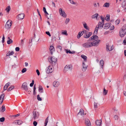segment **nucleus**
<instances>
[{"label":"nucleus","mask_w":126,"mask_h":126,"mask_svg":"<svg viewBox=\"0 0 126 126\" xmlns=\"http://www.w3.org/2000/svg\"><path fill=\"white\" fill-rule=\"evenodd\" d=\"M83 25L84 27V28L86 29V30H87L88 29V27L87 26V24L85 22H84L83 23Z\"/></svg>","instance_id":"72a5a7b5"},{"label":"nucleus","mask_w":126,"mask_h":126,"mask_svg":"<svg viewBox=\"0 0 126 126\" xmlns=\"http://www.w3.org/2000/svg\"><path fill=\"white\" fill-rule=\"evenodd\" d=\"M46 33L47 35H49V36H51V35L50 34L49 32L48 31L46 32Z\"/></svg>","instance_id":"5fc2aeb1"},{"label":"nucleus","mask_w":126,"mask_h":126,"mask_svg":"<svg viewBox=\"0 0 126 126\" xmlns=\"http://www.w3.org/2000/svg\"><path fill=\"white\" fill-rule=\"evenodd\" d=\"M100 18L101 19V20H102V22H104V19L103 17V16H100Z\"/></svg>","instance_id":"603ef678"},{"label":"nucleus","mask_w":126,"mask_h":126,"mask_svg":"<svg viewBox=\"0 0 126 126\" xmlns=\"http://www.w3.org/2000/svg\"><path fill=\"white\" fill-rule=\"evenodd\" d=\"M120 20L119 19H117L115 21V23L116 24H118L120 23Z\"/></svg>","instance_id":"c03bdc74"},{"label":"nucleus","mask_w":126,"mask_h":126,"mask_svg":"<svg viewBox=\"0 0 126 126\" xmlns=\"http://www.w3.org/2000/svg\"><path fill=\"white\" fill-rule=\"evenodd\" d=\"M37 99L39 101H41L42 99L40 97V96L39 94H38L37 96Z\"/></svg>","instance_id":"79ce46f5"},{"label":"nucleus","mask_w":126,"mask_h":126,"mask_svg":"<svg viewBox=\"0 0 126 126\" xmlns=\"http://www.w3.org/2000/svg\"><path fill=\"white\" fill-rule=\"evenodd\" d=\"M69 18H67L65 21V23L66 24H67L69 21Z\"/></svg>","instance_id":"a19ab883"},{"label":"nucleus","mask_w":126,"mask_h":126,"mask_svg":"<svg viewBox=\"0 0 126 126\" xmlns=\"http://www.w3.org/2000/svg\"><path fill=\"white\" fill-rule=\"evenodd\" d=\"M4 39H5V38L3 36V37L2 38V43H3L4 42Z\"/></svg>","instance_id":"e2e57ef3"},{"label":"nucleus","mask_w":126,"mask_h":126,"mask_svg":"<svg viewBox=\"0 0 126 126\" xmlns=\"http://www.w3.org/2000/svg\"><path fill=\"white\" fill-rule=\"evenodd\" d=\"M14 88V85H11L9 87L7 90L8 91L11 90Z\"/></svg>","instance_id":"f704fd0d"},{"label":"nucleus","mask_w":126,"mask_h":126,"mask_svg":"<svg viewBox=\"0 0 126 126\" xmlns=\"http://www.w3.org/2000/svg\"><path fill=\"white\" fill-rule=\"evenodd\" d=\"M60 83L58 81H55L53 82V86L55 87H58Z\"/></svg>","instance_id":"aec40b11"},{"label":"nucleus","mask_w":126,"mask_h":126,"mask_svg":"<svg viewBox=\"0 0 126 126\" xmlns=\"http://www.w3.org/2000/svg\"><path fill=\"white\" fill-rule=\"evenodd\" d=\"M50 51V53L51 54H52V51L54 50V48L53 46H50V48H49Z\"/></svg>","instance_id":"393cba45"},{"label":"nucleus","mask_w":126,"mask_h":126,"mask_svg":"<svg viewBox=\"0 0 126 126\" xmlns=\"http://www.w3.org/2000/svg\"><path fill=\"white\" fill-rule=\"evenodd\" d=\"M27 70L26 68H23L21 72L22 73L25 72Z\"/></svg>","instance_id":"09e8293b"},{"label":"nucleus","mask_w":126,"mask_h":126,"mask_svg":"<svg viewBox=\"0 0 126 126\" xmlns=\"http://www.w3.org/2000/svg\"><path fill=\"white\" fill-rule=\"evenodd\" d=\"M15 50L16 51H18L19 50V48L18 47H16L15 48Z\"/></svg>","instance_id":"680f3d73"},{"label":"nucleus","mask_w":126,"mask_h":126,"mask_svg":"<svg viewBox=\"0 0 126 126\" xmlns=\"http://www.w3.org/2000/svg\"><path fill=\"white\" fill-rule=\"evenodd\" d=\"M84 111L83 109H81L80 110L78 114H79L81 115H82L84 114Z\"/></svg>","instance_id":"bb28decb"},{"label":"nucleus","mask_w":126,"mask_h":126,"mask_svg":"<svg viewBox=\"0 0 126 126\" xmlns=\"http://www.w3.org/2000/svg\"><path fill=\"white\" fill-rule=\"evenodd\" d=\"M114 28V27L113 26H112L111 27H110V30H111L113 29Z\"/></svg>","instance_id":"bf43d9fd"},{"label":"nucleus","mask_w":126,"mask_h":126,"mask_svg":"<svg viewBox=\"0 0 126 126\" xmlns=\"http://www.w3.org/2000/svg\"><path fill=\"white\" fill-rule=\"evenodd\" d=\"M57 47L61 50L62 48V47L60 46H57Z\"/></svg>","instance_id":"0e129e2a"},{"label":"nucleus","mask_w":126,"mask_h":126,"mask_svg":"<svg viewBox=\"0 0 126 126\" xmlns=\"http://www.w3.org/2000/svg\"><path fill=\"white\" fill-rule=\"evenodd\" d=\"M110 25L111 24L110 23H106L104 25V29H108L110 26Z\"/></svg>","instance_id":"4be33fe9"},{"label":"nucleus","mask_w":126,"mask_h":126,"mask_svg":"<svg viewBox=\"0 0 126 126\" xmlns=\"http://www.w3.org/2000/svg\"><path fill=\"white\" fill-rule=\"evenodd\" d=\"M5 120V118L4 117H2L0 118V121L1 122H3Z\"/></svg>","instance_id":"49530a36"},{"label":"nucleus","mask_w":126,"mask_h":126,"mask_svg":"<svg viewBox=\"0 0 126 126\" xmlns=\"http://www.w3.org/2000/svg\"><path fill=\"white\" fill-rule=\"evenodd\" d=\"M126 34V25H125L121 28L119 33L120 36L123 37Z\"/></svg>","instance_id":"f257e3e1"},{"label":"nucleus","mask_w":126,"mask_h":126,"mask_svg":"<svg viewBox=\"0 0 126 126\" xmlns=\"http://www.w3.org/2000/svg\"><path fill=\"white\" fill-rule=\"evenodd\" d=\"M82 70L84 72L86 70L88 67V65L85 64L84 61L82 62Z\"/></svg>","instance_id":"9b49d317"},{"label":"nucleus","mask_w":126,"mask_h":126,"mask_svg":"<svg viewBox=\"0 0 126 126\" xmlns=\"http://www.w3.org/2000/svg\"><path fill=\"white\" fill-rule=\"evenodd\" d=\"M34 83V81L33 80H32V82L30 84V86L31 87H32Z\"/></svg>","instance_id":"de8ad7c7"},{"label":"nucleus","mask_w":126,"mask_h":126,"mask_svg":"<svg viewBox=\"0 0 126 126\" xmlns=\"http://www.w3.org/2000/svg\"><path fill=\"white\" fill-rule=\"evenodd\" d=\"M48 60L50 63L54 65L57 61V59L54 57H51L48 58Z\"/></svg>","instance_id":"f03ea898"},{"label":"nucleus","mask_w":126,"mask_h":126,"mask_svg":"<svg viewBox=\"0 0 126 126\" xmlns=\"http://www.w3.org/2000/svg\"><path fill=\"white\" fill-rule=\"evenodd\" d=\"M104 23V22H99L98 25L95 28V31L94 33V34H97V33L99 27L100 28L103 27Z\"/></svg>","instance_id":"7ed1b4c3"},{"label":"nucleus","mask_w":126,"mask_h":126,"mask_svg":"<svg viewBox=\"0 0 126 126\" xmlns=\"http://www.w3.org/2000/svg\"><path fill=\"white\" fill-rule=\"evenodd\" d=\"M59 13L61 16L63 17L66 18V17L67 15L66 14L62 8H61L59 9Z\"/></svg>","instance_id":"39448f33"},{"label":"nucleus","mask_w":126,"mask_h":126,"mask_svg":"<svg viewBox=\"0 0 126 126\" xmlns=\"http://www.w3.org/2000/svg\"><path fill=\"white\" fill-rule=\"evenodd\" d=\"M6 9V10L7 12H9V11L10 9V6H8V8H7Z\"/></svg>","instance_id":"8fccbe9b"},{"label":"nucleus","mask_w":126,"mask_h":126,"mask_svg":"<svg viewBox=\"0 0 126 126\" xmlns=\"http://www.w3.org/2000/svg\"><path fill=\"white\" fill-rule=\"evenodd\" d=\"M114 118L115 120H117L118 118V117L117 115H116L114 116Z\"/></svg>","instance_id":"3c124183"},{"label":"nucleus","mask_w":126,"mask_h":126,"mask_svg":"<svg viewBox=\"0 0 126 126\" xmlns=\"http://www.w3.org/2000/svg\"><path fill=\"white\" fill-rule=\"evenodd\" d=\"M12 21L10 20H8L6 22L5 25V27L8 29L10 28L12 24Z\"/></svg>","instance_id":"423d86ee"},{"label":"nucleus","mask_w":126,"mask_h":126,"mask_svg":"<svg viewBox=\"0 0 126 126\" xmlns=\"http://www.w3.org/2000/svg\"><path fill=\"white\" fill-rule=\"evenodd\" d=\"M83 32V33L84 32L83 31L82 32H79L78 35H77V38L78 39L83 34V33H82Z\"/></svg>","instance_id":"a878e982"},{"label":"nucleus","mask_w":126,"mask_h":126,"mask_svg":"<svg viewBox=\"0 0 126 126\" xmlns=\"http://www.w3.org/2000/svg\"><path fill=\"white\" fill-rule=\"evenodd\" d=\"M52 4L53 6H54V7H56L55 4L54 2H52Z\"/></svg>","instance_id":"774afa93"},{"label":"nucleus","mask_w":126,"mask_h":126,"mask_svg":"<svg viewBox=\"0 0 126 126\" xmlns=\"http://www.w3.org/2000/svg\"><path fill=\"white\" fill-rule=\"evenodd\" d=\"M62 33L63 34H65L66 35H67L68 34L67 33V31H64L63 32H62Z\"/></svg>","instance_id":"864d4df0"},{"label":"nucleus","mask_w":126,"mask_h":126,"mask_svg":"<svg viewBox=\"0 0 126 126\" xmlns=\"http://www.w3.org/2000/svg\"><path fill=\"white\" fill-rule=\"evenodd\" d=\"M43 11H44V13L46 11V9L44 7L43 8Z\"/></svg>","instance_id":"338daca9"},{"label":"nucleus","mask_w":126,"mask_h":126,"mask_svg":"<svg viewBox=\"0 0 126 126\" xmlns=\"http://www.w3.org/2000/svg\"><path fill=\"white\" fill-rule=\"evenodd\" d=\"M25 16L24 14H21L18 15L17 17L19 20H21L23 19Z\"/></svg>","instance_id":"ddd939ff"},{"label":"nucleus","mask_w":126,"mask_h":126,"mask_svg":"<svg viewBox=\"0 0 126 126\" xmlns=\"http://www.w3.org/2000/svg\"><path fill=\"white\" fill-rule=\"evenodd\" d=\"M33 118L34 120H35L39 117V114L38 112L35 110L33 112Z\"/></svg>","instance_id":"20e7f679"},{"label":"nucleus","mask_w":126,"mask_h":126,"mask_svg":"<svg viewBox=\"0 0 126 126\" xmlns=\"http://www.w3.org/2000/svg\"><path fill=\"white\" fill-rule=\"evenodd\" d=\"M100 41V40H97L91 43V47L93 46H97Z\"/></svg>","instance_id":"9d476101"},{"label":"nucleus","mask_w":126,"mask_h":126,"mask_svg":"<svg viewBox=\"0 0 126 126\" xmlns=\"http://www.w3.org/2000/svg\"><path fill=\"white\" fill-rule=\"evenodd\" d=\"M85 124L86 126H91L90 121L88 119H85Z\"/></svg>","instance_id":"2eb2a0df"},{"label":"nucleus","mask_w":126,"mask_h":126,"mask_svg":"<svg viewBox=\"0 0 126 126\" xmlns=\"http://www.w3.org/2000/svg\"><path fill=\"white\" fill-rule=\"evenodd\" d=\"M98 38V36L96 35H93L89 39V40L90 41L91 40H97Z\"/></svg>","instance_id":"dca6fc26"},{"label":"nucleus","mask_w":126,"mask_h":126,"mask_svg":"<svg viewBox=\"0 0 126 126\" xmlns=\"http://www.w3.org/2000/svg\"><path fill=\"white\" fill-rule=\"evenodd\" d=\"M108 93V90H106L104 88L103 91V94L104 95H106Z\"/></svg>","instance_id":"e433bc0d"},{"label":"nucleus","mask_w":126,"mask_h":126,"mask_svg":"<svg viewBox=\"0 0 126 126\" xmlns=\"http://www.w3.org/2000/svg\"><path fill=\"white\" fill-rule=\"evenodd\" d=\"M106 45V47L107 51H111L113 49V48L112 47V46L111 47L110 46H109V44L108 43H107Z\"/></svg>","instance_id":"f8f14e48"},{"label":"nucleus","mask_w":126,"mask_h":126,"mask_svg":"<svg viewBox=\"0 0 126 126\" xmlns=\"http://www.w3.org/2000/svg\"><path fill=\"white\" fill-rule=\"evenodd\" d=\"M7 87L4 86V91L6 90L7 89Z\"/></svg>","instance_id":"69168bd1"},{"label":"nucleus","mask_w":126,"mask_h":126,"mask_svg":"<svg viewBox=\"0 0 126 126\" xmlns=\"http://www.w3.org/2000/svg\"><path fill=\"white\" fill-rule=\"evenodd\" d=\"M14 54V52L13 51H12L11 52L9 51L6 54V56H9L11 55H12Z\"/></svg>","instance_id":"c756f323"},{"label":"nucleus","mask_w":126,"mask_h":126,"mask_svg":"<svg viewBox=\"0 0 126 126\" xmlns=\"http://www.w3.org/2000/svg\"><path fill=\"white\" fill-rule=\"evenodd\" d=\"M48 117H47L46 119L45 122V126H46L47 125V124L48 122Z\"/></svg>","instance_id":"c9c22d12"},{"label":"nucleus","mask_w":126,"mask_h":126,"mask_svg":"<svg viewBox=\"0 0 126 126\" xmlns=\"http://www.w3.org/2000/svg\"><path fill=\"white\" fill-rule=\"evenodd\" d=\"M92 32H89L88 34H85L84 35V37L85 38H88L90 37L92 35Z\"/></svg>","instance_id":"412c9836"},{"label":"nucleus","mask_w":126,"mask_h":126,"mask_svg":"<svg viewBox=\"0 0 126 126\" xmlns=\"http://www.w3.org/2000/svg\"><path fill=\"white\" fill-rule=\"evenodd\" d=\"M43 88L41 86H39V87L38 91L40 93L43 92Z\"/></svg>","instance_id":"2f4dec72"},{"label":"nucleus","mask_w":126,"mask_h":126,"mask_svg":"<svg viewBox=\"0 0 126 126\" xmlns=\"http://www.w3.org/2000/svg\"><path fill=\"white\" fill-rule=\"evenodd\" d=\"M4 96V94H2L0 96V104H1L3 101Z\"/></svg>","instance_id":"a211bd4d"},{"label":"nucleus","mask_w":126,"mask_h":126,"mask_svg":"<svg viewBox=\"0 0 126 126\" xmlns=\"http://www.w3.org/2000/svg\"><path fill=\"white\" fill-rule=\"evenodd\" d=\"M102 121L101 120H97L95 122V124L97 126H101Z\"/></svg>","instance_id":"6ab92c4d"},{"label":"nucleus","mask_w":126,"mask_h":126,"mask_svg":"<svg viewBox=\"0 0 126 126\" xmlns=\"http://www.w3.org/2000/svg\"><path fill=\"white\" fill-rule=\"evenodd\" d=\"M53 71V69L52 67L51 66H49L47 68L46 72L47 73L49 74L52 72Z\"/></svg>","instance_id":"6e6552de"},{"label":"nucleus","mask_w":126,"mask_h":126,"mask_svg":"<svg viewBox=\"0 0 126 126\" xmlns=\"http://www.w3.org/2000/svg\"><path fill=\"white\" fill-rule=\"evenodd\" d=\"M71 51L70 50H68L67 49L66 50V52L67 53H69L70 54V53H71Z\"/></svg>","instance_id":"4d7b16f0"},{"label":"nucleus","mask_w":126,"mask_h":126,"mask_svg":"<svg viewBox=\"0 0 126 126\" xmlns=\"http://www.w3.org/2000/svg\"><path fill=\"white\" fill-rule=\"evenodd\" d=\"M37 124V123L36 121H34L33 122V125L34 126H36Z\"/></svg>","instance_id":"13d9d810"},{"label":"nucleus","mask_w":126,"mask_h":126,"mask_svg":"<svg viewBox=\"0 0 126 126\" xmlns=\"http://www.w3.org/2000/svg\"><path fill=\"white\" fill-rule=\"evenodd\" d=\"M109 3H105L104 4V5L103 6L104 7H109Z\"/></svg>","instance_id":"4c0bfd02"},{"label":"nucleus","mask_w":126,"mask_h":126,"mask_svg":"<svg viewBox=\"0 0 126 126\" xmlns=\"http://www.w3.org/2000/svg\"><path fill=\"white\" fill-rule=\"evenodd\" d=\"M91 42H87L83 44L82 46L85 48H88L91 47Z\"/></svg>","instance_id":"4468645a"},{"label":"nucleus","mask_w":126,"mask_h":126,"mask_svg":"<svg viewBox=\"0 0 126 126\" xmlns=\"http://www.w3.org/2000/svg\"><path fill=\"white\" fill-rule=\"evenodd\" d=\"M10 83L9 82H8L6 83L5 86L7 87H8L10 85Z\"/></svg>","instance_id":"6e6d98bb"},{"label":"nucleus","mask_w":126,"mask_h":126,"mask_svg":"<svg viewBox=\"0 0 126 126\" xmlns=\"http://www.w3.org/2000/svg\"><path fill=\"white\" fill-rule=\"evenodd\" d=\"M4 96V94H2L0 96V104H1L3 101Z\"/></svg>","instance_id":"f3484780"},{"label":"nucleus","mask_w":126,"mask_h":126,"mask_svg":"<svg viewBox=\"0 0 126 126\" xmlns=\"http://www.w3.org/2000/svg\"><path fill=\"white\" fill-rule=\"evenodd\" d=\"M104 64V61L103 59L100 60V65H101V67L103 68Z\"/></svg>","instance_id":"7c9ffc66"},{"label":"nucleus","mask_w":126,"mask_h":126,"mask_svg":"<svg viewBox=\"0 0 126 126\" xmlns=\"http://www.w3.org/2000/svg\"><path fill=\"white\" fill-rule=\"evenodd\" d=\"M15 122L16 124L20 125L22 123V122L21 121L18 120L15 121Z\"/></svg>","instance_id":"c85d7f7f"},{"label":"nucleus","mask_w":126,"mask_h":126,"mask_svg":"<svg viewBox=\"0 0 126 126\" xmlns=\"http://www.w3.org/2000/svg\"><path fill=\"white\" fill-rule=\"evenodd\" d=\"M72 69V66L71 65H66L64 68V71L66 72L68 71L71 70Z\"/></svg>","instance_id":"0eeeda50"},{"label":"nucleus","mask_w":126,"mask_h":126,"mask_svg":"<svg viewBox=\"0 0 126 126\" xmlns=\"http://www.w3.org/2000/svg\"><path fill=\"white\" fill-rule=\"evenodd\" d=\"M36 72H37V74L38 76H39L40 74V73L39 71V70L38 69L36 70Z\"/></svg>","instance_id":"052dcab7"},{"label":"nucleus","mask_w":126,"mask_h":126,"mask_svg":"<svg viewBox=\"0 0 126 126\" xmlns=\"http://www.w3.org/2000/svg\"><path fill=\"white\" fill-rule=\"evenodd\" d=\"M98 15V14L96 13L92 15L91 16V18L92 19H94L95 18L96 19H97Z\"/></svg>","instance_id":"5701e85b"},{"label":"nucleus","mask_w":126,"mask_h":126,"mask_svg":"<svg viewBox=\"0 0 126 126\" xmlns=\"http://www.w3.org/2000/svg\"><path fill=\"white\" fill-rule=\"evenodd\" d=\"M98 103H96L95 102L94 103V108H98V106L97 105Z\"/></svg>","instance_id":"37998d69"},{"label":"nucleus","mask_w":126,"mask_h":126,"mask_svg":"<svg viewBox=\"0 0 126 126\" xmlns=\"http://www.w3.org/2000/svg\"><path fill=\"white\" fill-rule=\"evenodd\" d=\"M2 108V109L1 110V111L2 112H4L5 110V107L3 105Z\"/></svg>","instance_id":"ea45409f"},{"label":"nucleus","mask_w":126,"mask_h":126,"mask_svg":"<svg viewBox=\"0 0 126 126\" xmlns=\"http://www.w3.org/2000/svg\"><path fill=\"white\" fill-rule=\"evenodd\" d=\"M81 57L83 59L85 62H86L87 61V57L86 56H85L84 55H82L81 56Z\"/></svg>","instance_id":"cd10ccee"},{"label":"nucleus","mask_w":126,"mask_h":126,"mask_svg":"<svg viewBox=\"0 0 126 126\" xmlns=\"http://www.w3.org/2000/svg\"><path fill=\"white\" fill-rule=\"evenodd\" d=\"M13 42V40H11L9 37L8 38V40L7 41V43L8 44H10L12 43Z\"/></svg>","instance_id":"b1692460"},{"label":"nucleus","mask_w":126,"mask_h":126,"mask_svg":"<svg viewBox=\"0 0 126 126\" xmlns=\"http://www.w3.org/2000/svg\"><path fill=\"white\" fill-rule=\"evenodd\" d=\"M21 88L26 91H28L27 83L26 82H24L22 85Z\"/></svg>","instance_id":"1a4fd4ad"},{"label":"nucleus","mask_w":126,"mask_h":126,"mask_svg":"<svg viewBox=\"0 0 126 126\" xmlns=\"http://www.w3.org/2000/svg\"><path fill=\"white\" fill-rule=\"evenodd\" d=\"M126 5V0H124L122 3V6L123 7H125Z\"/></svg>","instance_id":"473e14b6"},{"label":"nucleus","mask_w":126,"mask_h":126,"mask_svg":"<svg viewBox=\"0 0 126 126\" xmlns=\"http://www.w3.org/2000/svg\"><path fill=\"white\" fill-rule=\"evenodd\" d=\"M110 16L109 15H107L105 17V20L107 21H109L110 20Z\"/></svg>","instance_id":"58836bf2"},{"label":"nucleus","mask_w":126,"mask_h":126,"mask_svg":"<svg viewBox=\"0 0 126 126\" xmlns=\"http://www.w3.org/2000/svg\"><path fill=\"white\" fill-rule=\"evenodd\" d=\"M70 3L72 4H75L76 3L74 2L73 0H69Z\"/></svg>","instance_id":"a18cd8bd"}]
</instances>
